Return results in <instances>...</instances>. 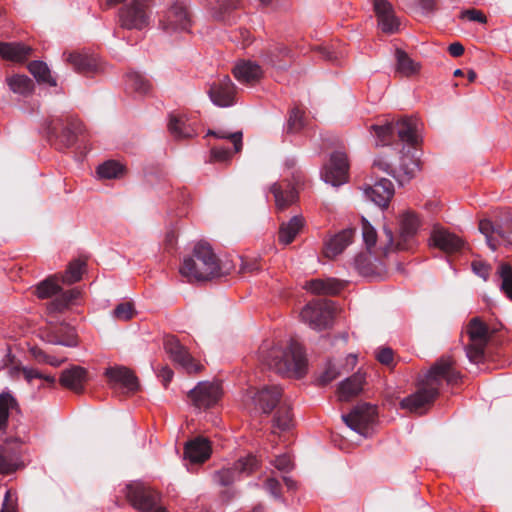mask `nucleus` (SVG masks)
<instances>
[{
    "mask_svg": "<svg viewBox=\"0 0 512 512\" xmlns=\"http://www.w3.org/2000/svg\"><path fill=\"white\" fill-rule=\"evenodd\" d=\"M291 57L292 51L279 43L269 44L260 52L263 64L277 70H285L289 66Z\"/></svg>",
    "mask_w": 512,
    "mask_h": 512,
    "instance_id": "22",
    "label": "nucleus"
},
{
    "mask_svg": "<svg viewBox=\"0 0 512 512\" xmlns=\"http://www.w3.org/2000/svg\"><path fill=\"white\" fill-rule=\"evenodd\" d=\"M502 226L495 227L489 220H481L479 223V231L485 236L488 246L492 250H496L497 242L494 235H497V230Z\"/></svg>",
    "mask_w": 512,
    "mask_h": 512,
    "instance_id": "49",
    "label": "nucleus"
},
{
    "mask_svg": "<svg viewBox=\"0 0 512 512\" xmlns=\"http://www.w3.org/2000/svg\"><path fill=\"white\" fill-rule=\"evenodd\" d=\"M30 354L32 357L39 363H48L50 361V355L45 353L42 349L38 347H32L30 349Z\"/></svg>",
    "mask_w": 512,
    "mask_h": 512,
    "instance_id": "63",
    "label": "nucleus"
},
{
    "mask_svg": "<svg viewBox=\"0 0 512 512\" xmlns=\"http://www.w3.org/2000/svg\"><path fill=\"white\" fill-rule=\"evenodd\" d=\"M164 349L172 361L182 367L187 373H197L201 365L196 363L189 351L172 335L164 338Z\"/></svg>",
    "mask_w": 512,
    "mask_h": 512,
    "instance_id": "18",
    "label": "nucleus"
},
{
    "mask_svg": "<svg viewBox=\"0 0 512 512\" xmlns=\"http://www.w3.org/2000/svg\"><path fill=\"white\" fill-rule=\"evenodd\" d=\"M18 410V403L13 395L10 392H2L0 394V432L5 430L9 415Z\"/></svg>",
    "mask_w": 512,
    "mask_h": 512,
    "instance_id": "37",
    "label": "nucleus"
},
{
    "mask_svg": "<svg viewBox=\"0 0 512 512\" xmlns=\"http://www.w3.org/2000/svg\"><path fill=\"white\" fill-rule=\"evenodd\" d=\"M35 293L41 299L55 297L48 304V310L50 312H62L80 296L78 289L64 291L59 284L57 276H50L41 281L36 286Z\"/></svg>",
    "mask_w": 512,
    "mask_h": 512,
    "instance_id": "7",
    "label": "nucleus"
},
{
    "mask_svg": "<svg viewBox=\"0 0 512 512\" xmlns=\"http://www.w3.org/2000/svg\"><path fill=\"white\" fill-rule=\"evenodd\" d=\"M210 454V442L204 437H196L185 445V458L192 463H203L210 457Z\"/></svg>",
    "mask_w": 512,
    "mask_h": 512,
    "instance_id": "31",
    "label": "nucleus"
},
{
    "mask_svg": "<svg viewBox=\"0 0 512 512\" xmlns=\"http://www.w3.org/2000/svg\"><path fill=\"white\" fill-rule=\"evenodd\" d=\"M342 288V283L335 278H322V293L336 294Z\"/></svg>",
    "mask_w": 512,
    "mask_h": 512,
    "instance_id": "57",
    "label": "nucleus"
},
{
    "mask_svg": "<svg viewBox=\"0 0 512 512\" xmlns=\"http://www.w3.org/2000/svg\"><path fill=\"white\" fill-rule=\"evenodd\" d=\"M373 167L397 178V167L392 165L385 155L377 156L373 161Z\"/></svg>",
    "mask_w": 512,
    "mask_h": 512,
    "instance_id": "52",
    "label": "nucleus"
},
{
    "mask_svg": "<svg viewBox=\"0 0 512 512\" xmlns=\"http://www.w3.org/2000/svg\"><path fill=\"white\" fill-rule=\"evenodd\" d=\"M168 130L175 139H189L197 135L195 122L185 114H170Z\"/></svg>",
    "mask_w": 512,
    "mask_h": 512,
    "instance_id": "25",
    "label": "nucleus"
},
{
    "mask_svg": "<svg viewBox=\"0 0 512 512\" xmlns=\"http://www.w3.org/2000/svg\"><path fill=\"white\" fill-rule=\"evenodd\" d=\"M259 466V461L254 455L238 459L232 466L217 470L212 475V480L219 486H230L242 475H249Z\"/></svg>",
    "mask_w": 512,
    "mask_h": 512,
    "instance_id": "11",
    "label": "nucleus"
},
{
    "mask_svg": "<svg viewBox=\"0 0 512 512\" xmlns=\"http://www.w3.org/2000/svg\"><path fill=\"white\" fill-rule=\"evenodd\" d=\"M32 49L22 43L0 42V55L6 60L22 62L31 54Z\"/></svg>",
    "mask_w": 512,
    "mask_h": 512,
    "instance_id": "36",
    "label": "nucleus"
},
{
    "mask_svg": "<svg viewBox=\"0 0 512 512\" xmlns=\"http://www.w3.org/2000/svg\"><path fill=\"white\" fill-rule=\"evenodd\" d=\"M361 229H362V237L363 241L367 247V249H371L376 244L377 233L375 228L370 224V222L364 217L361 218Z\"/></svg>",
    "mask_w": 512,
    "mask_h": 512,
    "instance_id": "50",
    "label": "nucleus"
},
{
    "mask_svg": "<svg viewBox=\"0 0 512 512\" xmlns=\"http://www.w3.org/2000/svg\"><path fill=\"white\" fill-rule=\"evenodd\" d=\"M126 86L139 95H147L152 89L150 80L139 72H129L126 76Z\"/></svg>",
    "mask_w": 512,
    "mask_h": 512,
    "instance_id": "38",
    "label": "nucleus"
},
{
    "mask_svg": "<svg viewBox=\"0 0 512 512\" xmlns=\"http://www.w3.org/2000/svg\"><path fill=\"white\" fill-rule=\"evenodd\" d=\"M10 89L15 93L27 94L33 88L32 80L25 75H15L7 79Z\"/></svg>",
    "mask_w": 512,
    "mask_h": 512,
    "instance_id": "44",
    "label": "nucleus"
},
{
    "mask_svg": "<svg viewBox=\"0 0 512 512\" xmlns=\"http://www.w3.org/2000/svg\"><path fill=\"white\" fill-rule=\"evenodd\" d=\"M371 129L375 132L377 137L376 145L384 146L390 142L394 133V124L392 122H388L385 125H373Z\"/></svg>",
    "mask_w": 512,
    "mask_h": 512,
    "instance_id": "47",
    "label": "nucleus"
},
{
    "mask_svg": "<svg viewBox=\"0 0 512 512\" xmlns=\"http://www.w3.org/2000/svg\"><path fill=\"white\" fill-rule=\"evenodd\" d=\"M179 271L189 282L204 281L220 274V264L211 246L198 242L192 255L184 257Z\"/></svg>",
    "mask_w": 512,
    "mask_h": 512,
    "instance_id": "4",
    "label": "nucleus"
},
{
    "mask_svg": "<svg viewBox=\"0 0 512 512\" xmlns=\"http://www.w3.org/2000/svg\"><path fill=\"white\" fill-rule=\"evenodd\" d=\"M259 359L269 370L288 377H301L307 369L305 352L296 340H291L286 348L264 343L259 349Z\"/></svg>",
    "mask_w": 512,
    "mask_h": 512,
    "instance_id": "1",
    "label": "nucleus"
},
{
    "mask_svg": "<svg viewBox=\"0 0 512 512\" xmlns=\"http://www.w3.org/2000/svg\"><path fill=\"white\" fill-rule=\"evenodd\" d=\"M377 359L379 362L385 365H389L393 361V352L390 348H383L377 353Z\"/></svg>",
    "mask_w": 512,
    "mask_h": 512,
    "instance_id": "64",
    "label": "nucleus"
},
{
    "mask_svg": "<svg viewBox=\"0 0 512 512\" xmlns=\"http://www.w3.org/2000/svg\"><path fill=\"white\" fill-rule=\"evenodd\" d=\"M222 395V388L219 383L203 381L199 382L188 392V399L198 410H205L218 403Z\"/></svg>",
    "mask_w": 512,
    "mask_h": 512,
    "instance_id": "14",
    "label": "nucleus"
},
{
    "mask_svg": "<svg viewBox=\"0 0 512 512\" xmlns=\"http://www.w3.org/2000/svg\"><path fill=\"white\" fill-rule=\"evenodd\" d=\"M322 328L330 325L332 319L336 316L338 308L335 303L329 299L322 298Z\"/></svg>",
    "mask_w": 512,
    "mask_h": 512,
    "instance_id": "51",
    "label": "nucleus"
},
{
    "mask_svg": "<svg viewBox=\"0 0 512 512\" xmlns=\"http://www.w3.org/2000/svg\"><path fill=\"white\" fill-rule=\"evenodd\" d=\"M306 125L304 113L297 107L289 111L286 124L283 126V132L287 135H293L301 132Z\"/></svg>",
    "mask_w": 512,
    "mask_h": 512,
    "instance_id": "39",
    "label": "nucleus"
},
{
    "mask_svg": "<svg viewBox=\"0 0 512 512\" xmlns=\"http://www.w3.org/2000/svg\"><path fill=\"white\" fill-rule=\"evenodd\" d=\"M64 56H66V61L78 73L90 75L96 73L99 69V62L95 55L82 52H71L68 54L65 53Z\"/></svg>",
    "mask_w": 512,
    "mask_h": 512,
    "instance_id": "26",
    "label": "nucleus"
},
{
    "mask_svg": "<svg viewBox=\"0 0 512 512\" xmlns=\"http://www.w3.org/2000/svg\"><path fill=\"white\" fill-rule=\"evenodd\" d=\"M18 468L16 454L7 448L0 447V473L10 474Z\"/></svg>",
    "mask_w": 512,
    "mask_h": 512,
    "instance_id": "43",
    "label": "nucleus"
},
{
    "mask_svg": "<svg viewBox=\"0 0 512 512\" xmlns=\"http://www.w3.org/2000/svg\"><path fill=\"white\" fill-rule=\"evenodd\" d=\"M354 235V229L347 228L339 233L332 235L322 247V256L334 259L340 255L348 245L351 244Z\"/></svg>",
    "mask_w": 512,
    "mask_h": 512,
    "instance_id": "24",
    "label": "nucleus"
},
{
    "mask_svg": "<svg viewBox=\"0 0 512 512\" xmlns=\"http://www.w3.org/2000/svg\"><path fill=\"white\" fill-rule=\"evenodd\" d=\"M374 9L378 18V24L383 32L394 33L398 30L399 22L389 2L386 0H374Z\"/></svg>",
    "mask_w": 512,
    "mask_h": 512,
    "instance_id": "28",
    "label": "nucleus"
},
{
    "mask_svg": "<svg viewBox=\"0 0 512 512\" xmlns=\"http://www.w3.org/2000/svg\"><path fill=\"white\" fill-rule=\"evenodd\" d=\"M301 323L308 328L319 331L320 330V300L314 298L306 303L299 313Z\"/></svg>",
    "mask_w": 512,
    "mask_h": 512,
    "instance_id": "34",
    "label": "nucleus"
},
{
    "mask_svg": "<svg viewBox=\"0 0 512 512\" xmlns=\"http://www.w3.org/2000/svg\"><path fill=\"white\" fill-rule=\"evenodd\" d=\"M377 418L376 407L368 403L355 406L347 415H342L343 421L353 431L367 438Z\"/></svg>",
    "mask_w": 512,
    "mask_h": 512,
    "instance_id": "9",
    "label": "nucleus"
},
{
    "mask_svg": "<svg viewBox=\"0 0 512 512\" xmlns=\"http://www.w3.org/2000/svg\"><path fill=\"white\" fill-rule=\"evenodd\" d=\"M365 382L366 374L360 370L342 381L338 387L339 400L349 401L353 397L358 396L363 391Z\"/></svg>",
    "mask_w": 512,
    "mask_h": 512,
    "instance_id": "29",
    "label": "nucleus"
},
{
    "mask_svg": "<svg viewBox=\"0 0 512 512\" xmlns=\"http://www.w3.org/2000/svg\"><path fill=\"white\" fill-rule=\"evenodd\" d=\"M419 167L416 151L412 147L403 148L400 155V163L397 167V179L399 182L412 178Z\"/></svg>",
    "mask_w": 512,
    "mask_h": 512,
    "instance_id": "32",
    "label": "nucleus"
},
{
    "mask_svg": "<svg viewBox=\"0 0 512 512\" xmlns=\"http://www.w3.org/2000/svg\"><path fill=\"white\" fill-rule=\"evenodd\" d=\"M80 131V123L73 118L55 117L47 121L44 127L47 140L57 150L70 148Z\"/></svg>",
    "mask_w": 512,
    "mask_h": 512,
    "instance_id": "6",
    "label": "nucleus"
},
{
    "mask_svg": "<svg viewBox=\"0 0 512 512\" xmlns=\"http://www.w3.org/2000/svg\"><path fill=\"white\" fill-rule=\"evenodd\" d=\"M237 86L229 76L214 81L208 90L213 104L219 107H230L236 103Z\"/></svg>",
    "mask_w": 512,
    "mask_h": 512,
    "instance_id": "20",
    "label": "nucleus"
},
{
    "mask_svg": "<svg viewBox=\"0 0 512 512\" xmlns=\"http://www.w3.org/2000/svg\"><path fill=\"white\" fill-rule=\"evenodd\" d=\"M363 197L380 208H386L394 195V186L387 178L374 180L370 177L360 187Z\"/></svg>",
    "mask_w": 512,
    "mask_h": 512,
    "instance_id": "15",
    "label": "nucleus"
},
{
    "mask_svg": "<svg viewBox=\"0 0 512 512\" xmlns=\"http://www.w3.org/2000/svg\"><path fill=\"white\" fill-rule=\"evenodd\" d=\"M433 245L446 253L459 251L463 245V240L457 235L444 228H435L431 234Z\"/></svg>",
    "mask_w": 512,
    "mask_h": 512,
    "instance_id": "27",
    "label": "nucleus"
},
{
    "mask_svg": "<svg viewBox=\"0 0 512 512\" xmlns=\"http://www.w3.org/2000/svg\"><path fill=\"white\" fill-rule=\"evenodd\" d=\"M271 464L275 466V468L283 473L290 472L294 464L288 454H282L275 457L274 460L271 461Z\"/></svg>",
    "mask_w": 512,
    "mask_h": 512,
    "instance_id": "54",
    "label": "nucleus"
},
{
    "mask_svg": "<svg viewBox=\"0 0 512 512\" xmlns=\"http://www.w3.org/2000/svg\"><path fill=\"white\" fill-rule=\"evenodd\" d=\"M460 17L462 19H468L470 21H477L480 23H485L487 21L486 16L476 9L464 10L461 12Z\"/></svg>",
    "mask_w": 512,
    "mask_h": 512,
    "instance_id": "60",
    "label": "nucleus"
},
{
    "mask_svg": "<svg viewBox=\"0 0 512 512\" xmlns=\"http://www.w3.org/2000/svg\"><path fill=\"white\" fill-rule=\"evenodd\" d=\"M12 373H22L23 377L28 383H31L34 379L42 380L49 386L54 385L55 378L50 375H45L37 369L29 368L26 366H15L12 368Z\"/></svg>",
    "mask_w": 512,
    "mask_h": 512,
    "instance_id": "41",
    "label": "nucleus"
},
{
    "mask_svg": "<svg viewBox=\"0 0 512 512\" xmlns=\"http://www.w3.org/2000/svg\"><path fill=\"white\" fill-rule=\"evenodd\" d=\"M264 487L273 497H281V485L280 482L275 478H267L264 482Z\"/></svg>",
    "mask_w": 512,
    "mask_h": 512,
    "instance_id": "59",
    "label": "nucleus"
},
{
    "mask_svg": "<svg viewBox=\"0 0 512 512\" xmlns=\"http://www.w3.org/2000/svg\"><path fill=\"white\" fill-rule=\"evenodd\" d=\"M333 142L328 139H322V149L327 151L328 157L322 167V181L333 188H338L348 182L349 162L345 151L337 147L328 151V146Z\"/></svg>",
    "mask_w": 512,
    "mask_h": 512,
    "instance_id": "5",
    "label": "nucleus"
},
{
    "mask_svg": "<svg viewBox=\"0 0 512 512\" xmlns=\"http://www.w3.org/2000/svg\"><path fill=\"white\" fill-rule=\"evenodd\" d=\"M122 172V165L114 160L106 161L97 168L98 176L103 179L118 178Z\"/></svg>",
    "mask_w": 512,
    "mask_h": 512,
    "instance_id": "45",
    "label": "nucleus"
},
{
    "mask_svg": "<svg viewBox=\"0 0 512 512\" xmlns=\"http://www.w3.org/2000/svg\"><path fill=\"white\" fill-rule=\"evenodd\" d=\"M241 0H208L207 9L211 17L225 25L236 23Z\"/></svg>",
    "mask_w": 512,
    "mask_h": 512,
    "instance_id": "21",
    "label": "nucleus"
},
{
    "mask_svg": "<svg viewBox=\"0 0 512 512\" xmlns=\"http://www.w3.org/2000/svg\"><path fill=\"white\" fill-rule=\"evenodd\" d=\"M191 25L190 12L186 5L181 2L174 3L159 19L160 28L168 34L188 31Z\"/></svg>",
    "mask_w": 512,
    "mask_h": 512,
    "instance_id": "13",
    "label": "nucleus"
},
{
    "mask_svg": "<svg viewBox=\"0 0 512 512\" xmlns=\"http://www.w3.org/2000/svg\"><path fill=\"white\" fill-rule=\"evenodd\" d=\"M208 134L213 135L217 138H228L232 141V143L234 145L235 152H239L242 150V146H243L242 145V132H240V131H237V132H234L231 134H226L222 131H219V132L209 131Z\"/></svg>",
    "mask_w": 512,
    "mask_h": 512,
    "instance_id": "53",
    "label": "nucleus"
},
{
    "mask_svg": "<svg viewBox=\"0 0 512 512\" xmlns=\"http://www.w3.org/2000/svg\"><path fill=\"white\" fill-rule=\"evenodd\" d=\"M397 71L404 76H410L419 71V64L412 60L404 51H396Z\"/></svg>",
    "mask_w": 512,
    "mask_h": 512,
    "instance_id": "42",
    "label": "nucleus"
},
{
    "mask_svg": "<svg viewBox=\"0 0 512 512\" xmlns=\"http://www.w3.org/2000/svg\"><path fill=\"white\" fill-rule=\"evenodd\" d=\"M339 375V371L335 364L328 362L326 369L322 372V382H328L335 379Z\"/></svg>",
    "mask_w": 512,
    "mask_h": 512,
    "instance_id": "62",
    "label": "nucleus"
},
{
    "mask_svg": "<svg viewBox=\"0 0 512 512\" xmlns=\"http://www.w3.org/2000/svg\"><path fill=\"white\" fill-rule=\"evenodd\" d=\"M232 72L240 83L248 86H254L259 83L264 75L262 66L252 60L238 61Z\"/></svg>",
    "mask_w": 512,
    "mask_h": 512,
    "instance_id": "23",
    "label": "nucleus"
},
{
    "mask_svg": "<svg viewBox=\"0 0 512 512\" xmlns=\"http://www.w3.org/2000/svg\"><path fill=\"white\" fill-rule=\"evenodd\" d=\"M0 512H17L15 493L11 490L6 491Z\"/></svg>",
    "mask_w": 512,
    "mask_h": 512,
    "instance_id": "58",
    "label": "nucleus"
},
{
    "mask_svg": "<svg viewBox=\"0 0 512 512\" xmlns=\"http://www.w3.org/2000/svg\"><path fill=\"white\" fill-rule=\"evenodd\" d=\"M303 223V218L298 215L293 216L288 222H283L278 232L279 243L284 246L292 243L301 231Z\"/></svg>",
    "mask_w": 512,
    "mask_h": 512,
    "instance_id": "35",
    "label": "nucleus"
},
{
    "mask_svg": "<svg viewBox=\"0 0 512 512\" xmlns=\"http://www.w3.org/2000/svg\"><path fill=\"white\" fill-rule=\"evenodd\" d=\"M84 266L85 263L80 260L71 262L65 274L62 276V282L72 284L79 281L81 279Z\"/></svg>",
    "mask_w": 512,
    "mask_h": 512,
    "instance_id": "48",
    "label": "nucleus"
},
{
    "mask_svg": "<svg viewBox=\"0 0 512 512\" xmlns=\"http://www.w3.org/2000/svg\"><path fill=\"white\" fill-rule=\"evenodd\" d=\"M110 388L117 394L135 393L139 382L133 372L123 366L109 367L105 370Z\"/></svg>",
    "mask_w": 512,
    "mask_h": 512,
    "instance_id": "16",
    "label": "nucleus"
},
{
    "mask_svg": "<svg viewBox=\"0 0 512 512\" xmlns=\"http://www.w3.org/2000/svg\"><path fill=\"white\" fill-rule=\"evenodd\" d=\"M133 314V306L131 303L128 302L118 304L113 311V315L115 318L125 321L131 319L133 317Z\"/></svg>",
    "mask_w": 512,
    "mask_h": 512,
    "instance_id": "55",
    "label": "nucleus"
},
{
    "mask_svg": "<svg viewBox=\"0 0 512 512\" xmlns=\"http://www.w3.org/2000/svg\"><path fill=\"white\" fill-rule=\"evenodd\" d=\"M125 495L137 510L149 512L158 503V493L142 483H131L125 487Z\"/></svg>",
    "mask_w": 512,
    "mask_h": 512,
    "instance_id": "17",
    "label": "nucleus"
},
{
    "mask_svg": "<svg viewBox=\"0 0 512 512\" xmlns=\"http://www.w3.org/2000/svg\"><path fill=\"white\" fill-rule=\"evenodd\" d=\"M232 153L228 148L213 147L210 151V162H228Z\"/></svg>",
    "mask_w": 512,
    "mask_h": 512,
    "instance_id": "56",
    "label": "nucleus"
},
{
    "mask_svg": "<svg viewBox=\"0 0 512 512\" xmlns=\"http://www.w3.org/2000/svg\"><path fill=\"white\" fill-rule=\"evenodd\" d=\"M466 331L471 342L466 347V355L471 362L478 363L482 359L484 349L490 339V330L480 318L475 317L470 320Z\"/></svg>",
    "mask_w": 512,
    "mask_h": 512,
    "instance_id": "10",
    "label": "nucleus"
},
{
    "mask_svg": "<svg viewBox=\"0 0 512 512\" xmlns=\"http://www.w3.org/2000/svg\"><path fill=\"white\" fill-rule=\"evenodd\" d=\"M87 380V371L80 366H72L62 371L60 384L76 393H81Z\"/></svg>",
    "mask_w": 512,
    "mask_h": 512,
    "instance_id": "33",
    "label": "nucleus"
},
{
    "mask_svg": "<svg viewBox=\"0 0 512 512\" xmlns=\"http://www.w3.org/2000/svg\"><path fill=\"white\" fill-rule=\"evenodd\" d=\"M149 22L148 4L144 0H132L119 10V23L124 29L142 30Z\"/></svg>",
    "mask_w": 512,
    "mask_h": 512,
    "instance_id": "12",
    "label": "nucleus"
},
{
    "mask_svg": "<svg viewBox=\"0 0 512 512\" xmlns=\"http://www.w3.org/2000/svg\"><path fill=\"white\" fill-rule=\"evenodd\" d=\"M298 184V179L295 182H291L289 179H282L269 187V191L274 197L277 212L285 211L298 201Z\"/></svg>",
    "mask_w": 512,
    "mask_h": 512,
    "instance_id": "19",
    "label": "nucleus"
},
{
    "mask_svg": "<svg viewBox=\"0 0 512 512\" xmlns=\"http://www.w3.org/2000/svg\"><path fill=\"white\" fill-rule=\"evenodd\" d=\"M459 373L453 368L450 359L439 360L427 373L426 380L418 390L401 401V407L411 412H418L425 405L430 404L438 395L440 380L454 384L459 379Z\"/></svg>",
    "mask_w": 512,
    "mask_h": 512,
    "instance_id": "2",
    "label": "nucleus"
},
{
    "mask_svg": "<svg viewBox=\"0 0 512 512\" xmlns=\"http://www.w3.org/2000/svg\"><path fill=\"white\" fill-rule=\"evenodd\" d=\"M497 236L500 237L504 243L512 245V219L497 230Z\"/></svg>",
    "mask_w": 512,
    "mask_h": 512,
    "instance_id": "61",
    "label": "nucleus"
},
{
    "mask_svg": "<svg viewBox=\"0 0 512 512\" xmlns=\"http://www.w3.org/2000/svg\"><path fill=\"white\" fill-rule=\"evenodd\" d=\"M497 274L501 279V289L512 299V268L507 263H500Z\"/></svg>",
    "mask_w": 512,
    "mask_h": 512,
    "instance_id": "46",
    "label": "nucleus"
},
{
    "mask_svg": "<svg viewBox=\"0 0 512 512\" xmlns=\"http://www.w3.org/2000/svg\"><path fill=\"white\" fill-rule=\"evenodd\" d=\"M28 69L39 83H45L53 87L57 85L56 80L51 76L50 69L45 62L32 61L28 65Z\"/></svg>",
    "mask_w": 512,
    "mask_h": 512,
    "instance_id": "40",
    "label": "nucleus"
},
{
    "mask_svg": "<svg viewBox=\"0 0 512 512\" xmlns=\"http://www.w3.org/2000/svg\"><path fill=\"white\" fill-rule=\"evenodd\" d=\"M282 389L277 385L263 386L256 391H249L245 403L252 406L255 413L269 414L276 408L273 418V433L276 429L288 430L293 423L291 408L285 402H281Z\"/></svg>",
    "mask_w": 512,
    "mask_h": 512,
    "instance_id": "3",
    "label": "nucleus"
},
{
    "mask_svg": "<svg viewBox=\"0 0 512 512\" xmlns=\"http://www.w3.org/2000/svg\"><path fill=\"white\" fill-rule=\"evenodd\" d=\"M394 131L397 132L399 139L408 145L415 146L420 141L418 122L412 117H404L396 121Z\"/></svg>",
    "mask_w": 512,
    "mask_h": 512,
    "instance_id": "30",
    "label": "nucleus"
},
{
    "mask_svg": "<svg viewBox=\"0 0 512 512\" xmlns=\"http://www.w3.org/2000/svg\"><path fill=\"white\" fill-rule=\"evenodd\" d=\"M420 226L421 221L414 212H404L400 217V235L399 241L396 244L392 230L387 227L383 230L386 238V244L382 247L384 254L394 249H407V243L417 234Z\"/></svg>",
    "mask_w": 512,
    "mask_h": 512,
    "instance_id": "8",
    "label": "nucleus"
}]
</instances>
